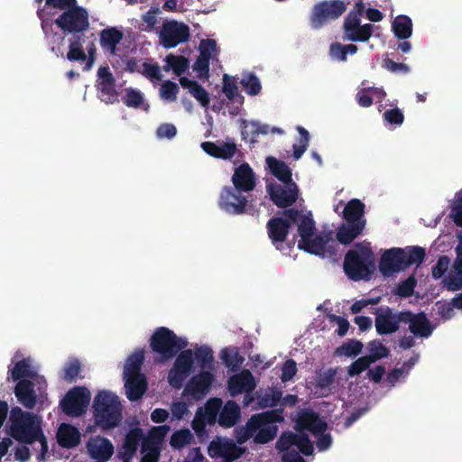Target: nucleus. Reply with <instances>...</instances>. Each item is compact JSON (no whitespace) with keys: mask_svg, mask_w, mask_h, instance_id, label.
<instances>
[{"mask_svg":"<svg viewBox=\"0 0 462 462\" xmlns=\"http://www.w3.org/2000/svg\"><path fill=\"white\" fill-rule=\"evenodd\" d=\"M195 365L200 368V372L189 379L183 395L199 400L209 392L215 380L214 356L209 346L195 345L193 348L180 352L169 371L168 382L173 388L180 389Z\"/></svg>","mask_w":462,"mask_h":462,"instance_id":"1","label":"nucleus"},{"mask_svg":"<svg viewBox=\"0 0 462 462\" xmlns=\"http://www.w3.org/2000/svg\"><path fill=\"white\" fill-rule=\"evenodd\" d=\"M291 223L298 226L300 237L298 247L306 252L320 256H330L335 254L336 242L331 233H318L310 213L288 210L283 217H274L267 224L269 236L278 250H282L289 227Z\"/></svg>","mask_w":462,"mask_h":462,"instance_id":"2","label":"nucleus"},{"mask_svg":"<svg viewBox=\"0 0 462 462\" xmlns=\"http://www.w3.org/2000/svg\"><path fill=\"white\" fill-rule=\"evenodd\" d=\"M42 28L49 39L51 51L57 57H64V50L55 45V41L62 42L63 37L51 33V23L64 33L72 35L84 32L89 27L88 14L77 5L76 0H46L43 8L38 11Z\"/></svg>","mask_w":462,"mask_h":462,"instance_id":"3","label":"nucleus"},{"mask_svg":"<svg viewBox=\"0 0 462 462\" xmlns=\"http://www.w3.org/2000/svg\"><path fill=\"white\" fill-rule=\"evenodd\" d=\"M297 428L299 433H283L276 442L277 449L282 453L283 462H305L299 452L306 456L312 454L313 444L305 435V430L317 438L319 450L324 451L331 446V437L325 433L327 423L315 412L302 411L298 417Z\"/></svg>","mask_w":462,"mask_h":462,"instance_id":"4","label":"nucleus"},{"mask_svg":"<svg viewBox=\"0 0 462 462\" xmlns=\"http://www.w3.org/2000/svg\"><path fill=\"white\" fill-rule=\"evenodd\" d=\"M7 426L9 434L16 440L24 443L38 441L40 454L37 459H45L48 445L42 430V420L37 415L23 411L20 407H14L10 411Z\"/></svg>","mask_w":462,"mask_h":462,"instance_id":"5","label":"nucleus"},{"mask_svg":"<svg viewBox=\"0 0 462 462\" xmlns=\"http://www.w3.org/2000/svg\"><path fill=\"white\" fill-rule=\"evenodd\" d=\"M375 315V328L379 334L395 332L402 322L408 324L409 330L416 337H429L433 331V327L423 313H394L389 308L381 307Z\"/></svg>","mask_w":462,"mask_h":462,"instance_id":"6","label":"nucleus"},{"mask_svg":"<svg viewBox=\"0 0 462 462\" xmlns=\"http://www.w3.org/2000/svg\"><path fill=\"white\" fill-rule=\"evenodd\" d=\"M283 420L276 411H264L253 415L245 426L236 429V437L239 444L253 439L257 444H265L273 440L278 432L277 422Z\"/></svg>","mask_w":462,"mask_h":462,"instance_id":"7","label":"nucleus"},{"mask_svg":"<svg viewBox=\"0 0 462 462\" xmlns=\"http://www.w3.org/2000/svg\"><path fill=\"white\" fill-rule=\"evenodd\" d=\"M424 255V250L420 247L392 248L383 254L379 264L380 272L384 276H390L411 264L421 263Z\"/></svg>","mask_w":462,"mask_h":462,"instance_id":"8","label":"nucleus"},{"mask_svg":"<svg viewBox=\"0 0 462 462\" xmlns=\"http://www.w3.org/2000/svg\"><path fill=\"white\" fill-rule=\"evenodd\" d=\"M374 267L373 252L366 245H358L349 251L344 261L346 275L354 280H368Z\"/></svg>","mask_w":462,"mask_h":462,"instance_id":"9","label":"nucleus"},{"mask_svg":"<svg viewBox=\"0 0 462 462\" xmlns=\"http://www.w3.org/2000/svg\"><path fill=\"white\" fill-rule=\"evenodd\" d=\"M96 423L104 430L118 425L121 420V403L111 392H100L94 400Z\"/></svg>","mask_w":462,"mask_h":462,"instance_id":"10","label":"nucleus"},{"mask_svg":"<svg viewBox=\"0 0 462 462\" xmlns=\"http://www.w3.org/2000/svg\"><path fill=\"white\" fill-rule=\"evenodd\" d=\"M143 361V351L138 350L131 355L124 368L125 393L130 401H137L146 391L147 383L141 374V365Z\"/></svg>","mask_w":462,"mask_h":462,"instance_id":"11","label":"nucleus"},{"mask_svg":"<svg viewBox=\"0 0 462 462\" xmlns=\"http://www.w3.org/2000/svg\"><path fill=\"white\" fill-rule=\"evenodd\" d=\"M96 38L93 34L78 33L69 39L66 58L70 61H85V69H90L96 61Z\"/></svg>","mask_w":462,"mask_h":462,"instance_id":"12","label":"nucleus"},{"mask_svg":"<svg viewBox=\"0 0 462 462\" xmlns=\"http://www.w3.org/2000/svg\"><path fill=\"white\" fill-rule=\"evenodd\" d=\"M188 346L186 338L177 337L166 328H158L151 338L152 350L160 354L162 359L167 360Z\"/></svg>","mask_w":462,"mask_h":462,"instance_id":"13","label":"nucleus"},{"mask_svg":"<svg viewBox=\"0 0 462 462\" xmlns=\"http://www.w3.org/2000/svg\"><path fill=\"white\" fill-rule=\"evenodd\" d=\"M159 38L164 48H174L189 40V28L182 22L167 20L160 30Z\"/></svg>","mask_w":462,"mask_h":462,"instance_id":"14","label":"nucleus"},{"mask_svg":"<svg viewBox=\"0 0 462 462\" xmlns=\"http://www.w3.org/2000/svg\"><path fill=\"white\" fill-rule=\"evenodd\" d=\"M245 450L233 439L223 437L213 439L208 448V456L214 459H220L221 462H234L242 457Z\"/></svg>","mask_w":462,"mask_h":462,"instance_id":"15","label":"nucleus"},{"mask_svg":"<svg viewBox=\"0 0 462 462\" xmlns=\"http://www.w3.org/2000/svg\"><path fill=\"white\" fill-rule=\"evenodd\" d=\"M170 429V426L162 425L153 427L149 431L142 444L141 453L143 457L141 462H158L163 439Z\"/></svg>","mask_w":462,"mask_h":462,"instance_id":"16","label":"nucleus"},{"mask_svg":"<svg viewBox=\"0 0 462 462\" xmlns=\"http://www.w3.org/2000/svg\"><path fill=\"white\" fill-rule=\"evenodd\" d=\"M346 11V5L339 0L324 1L313 7L311 26L319 29L327 22L338 18Z\"/></svg>","mask_w":462,"mask_h":462,"instance_id":"17","label":"nucleus"},{"mask_svg":"<svg viewBox=\"0 0 462 462\" xmlns=\"http://www.w3.org/2000/svg\"><path fill=\"white\" fill-rule=\"evenodd\" d=\"M91 398L90 392L85 387H74L62 399L60 405L65 413L79 416L87 409Z\"/></svg>","mask_w":462,"mask_h":462,"instance_id":"18","label":"nucleus"},{"mask_svg":"<svg viewBox=\"0 0 462 462\" xmlns=\"http://www.w3.org/2000/svg\"><path fill=\"white\" fill-rule=\"evenodd\" d=\"M222 401L218 398L209 399L204 407L199 408L192 420V429L200 434L203 432L207 424L213 425L219 416Z\"/></svg>","mask_w":462,"mask_h":462,"instance_id":"19","label":"nucleus"},{"mask_svg":"<svg viewBox=\"0 0 462 462\" xmlns=\"http://www.w3.org/2000/svg\"><path fill=\"white\" fill-rule=\"evenodd\" d=\"M19 355L16 354L13 358L14 366L9 369L10 377L14 382L22 380H34L37 383H43L44 378L38 374L37 365L31 357L19 360Z\"/></svg>","mask_w":462,"mask_h":462,"instance_id":"20","label":"nucleus"},{"mask_svg":"<svg viewBox=\"0 0 462 462\" xmlns=\"http://www.w3.org/2000/svg\"><path fill=\"white\" fill-rule=\"evenodd\" d=\"M343 27L345 39L350 42H366L374 31L372 24H361V18L356 14H348Z\"/></svg>","mask_w":462,"mask_h":462,"instance_id":"21","label":"nucleus"},{"mask_svg":"<svg viewBox=\"0 0 462 462\" xmlns=\"http://www.w3.org/2000/svg\"><path fill=\"white\" fill-rule=\"evenodd\" d=\"M268 192L273 203L279 208H285L292 205L298 198V187L291 181L278 183H270Z\"/></svg>","mask_w":462,"mask_h":462,"instance_id":"22","label":"nucleus"},{"mask_svg":"<svg viewBox=\"0 0 462 462\" xmlns=\"http://www.w3.org/2000/svg\"><path fill=\"white\" fill-rule=\"evenodd\" d=\"M234 187H225L219 197L218 205L226 213L238 215L244 212L247 199Z\"/></svg>","mask_w":462,"mask_h":462,"instance_id":"23","label":"nucleus"},{"mask_svg":"<svg viewBox=\"0 0 462 462\" xmlns=\"http://www.w3.org/2000/svg\"><path fill=\"white\" fill-rule=\"evenodd\" d=\"M199 56L193 65V70L199 78H208L209 71V62L217 56V43L214 40L206 39L200 41Z\"/></svg>","mask_w":462,"mask_h":462,"instance_id":"24","label":"nucleus"},{"mask_svg":"<svg viewBox=\"0 0 462 462\" xmlns=\"http://www.w3.org/2000/svg\"><path fill=\"white\" fill-rule=\"evenodd\" d=\"M46 386V382L43 383H37L34 380H22L17 382L14 393L21 404L25 408L32 409L36 403V389L39 392L42 391Z\"/></svg>","mask_w":462,"mask_h":462,"instance_id":"25","label":"nucleus"},{"mask_svg":"<svg viewBox=\"0 0 462 462\" xmlns=\"http://www.w3.org/2000/svg\"><path fill=\"white\" fill-rule=\"evenodd\" d=\"M256 383L249 370H243L228 380V391L232 396L243 393H249L254 390Z\"/></svg>","mask_w":462,"mask_h":462,"instance_id":"26","label":"nucleus"},{"mask_svg":"<svg viewBox=\"0 0 462 462\" xmlns=\"http://www.w3.org/2000/svg\"><path fill=\"white\" fill-rule=\"evenodd\" d=\"M87 450L91 458L106 462L114 453V446L107 439L97 436L88 440Z\"/></svg>","mask_w":462,"mask_h":462,"instance_id":"27","label":"nucleus"},{"mask_svg":"<svg viewBox=\"0 0 462 462\" xmlns=\"http://www.w3.org/2000/svg\"><path fill=\"white\" fill-rule=\"evenodd\" d=\"M203 151L210 156L229 160L237 152L236 144L232 142L218 141L217 143L204 142L201 143Z\"/></svg>","mask_w":462,"mask_h":462,"instance_id":"28","label":"nucleus"},{"mask_svg":"<svg viewBox=\"0 0 462 462\" xmlns=\"http://www.w3.org/2000/svg\"><path fill=\"white\" fill-rule=\"evenodd\" d=\"M232 182L238 190L251 191L255 187V177L252 168L247 163H243L236 168L232 176Z\"/></svg>","mask_w":462,"mask_h":462,"instance_id":"29","label":"nucleus"},{"mask_svg":"<svg viewBox=\"0 0 462 462\" xmlns=\"http://www.w3.org/2000/svg\"><path fill=\"white\" fill-rule=\"evenodd\" d=\"M241 134L245 140H249L250 142H254L255 138L261 134H267L269 133H277L283 134V131L278 127L271 128L268 125L261 124L257 121H246V120H239Z\"/></svg>","mask_w":462,"mask_h":462,"instance_id":"30","label":"nucleus"},{"mask_svg":"<svg viewBox=\"0 0 462 462\" xmlns=\"http://www.w3.org/2000/svg\"><path fill=\"white\" fill-rule=\"evenodd\" d=\"M100 46L105 53L116 54V46L123 39V32L116 27L102 30L99 34Z\"/></svg>","mask_w":462,"mask_h":462,"instance_id":"31","label":"nucleus"},{"mask_svg":"<svg viewBox=\"0 0 462 462\" xmlns=\"http://www.w3.org/2000/svg\"><path fill=\"white\" fill-rule=\"evenodd\" d=\"M241 416L239 405L234 401H228L221 407L217 422L225 428H231L236 424Z\"/></svg>","mask_w":462,"mask_h":462,"instance_id":"32","label":"nucleus"},{"mask_svg":"<svg viewBox=\"0 0 462 462\" xmlns=\"http://www.w3.org/2000/svg\"><path fill=\"white\" fill-rule=\"evenodd\" d=\"M57 439L60 446L73 448L79 443L80 433L75 427L64 423L58 430Z\"/></svg>","mask_w":462,"mask_h":462,"instance_id":"33","label":"nucleus"},{"mask_svg":"<svg viewBox=\"0 0 462 462\" xmlns=\"http://www.w3.org/2000/svg\"><path fill=\"white\" fill-rule=\"evenodd\" d=\"M364 213V204L358 199L350 200L344 208V217L347 224L365 225L361 221Z\"/></svg>","mask_w":462,"mask_h":462,"instance_id":"34","label":"nucleus"},{"mask_svg":"<svg viewBox=\"0 0 462 462\" xmlns=\"http://www.w3.org/2000/svg\"><path fill=\"white\" fill-rule=\"evenodd\" d=\"M180 85L189 90V92L200 103L201 106H207L209 103V97L208 92L196 81L189 79L188 78H180Z\"/></svg>","mask_w":462,"mask_h":462,"instance_id":"35","label":"nucleus"},{"mask_svg":"<svg viewBox=\"0 0 462 462\" xmlns=\"http://www.w3.org/2000/svg\"><path fill=\"white\" fill-rule=\"evenodd\" d=\"M392 28L394 35L399 39H408L412 34V22L407 15H398L394 18Z\"/></svg>","mask_w":462,"mask_h":462,"instance_id":"36","label":"nucleus"},{"mask_svg":"<svg viewBox=\"0 0 462 462\" xmlns=\"http://www.w3.org/2000/svg\"><path fill=\"white\" fill-rule=\"evenodd\" d=\"M143 437L142 430L140 429L132 430L125 437L123 450L119 454L123 457L131 458L135 453L139 441Z\"/></svg>","mask_w":462,"mask_h":462,"instance_id":"37","label":"nucleus"},{"mask_svg":"<svg viewBox=\"0 0 462 462\" xmlns=\"http://www.w3.org/2000/svg\"><path fill=\"white\" fill-rule=\"evenodd\" d=\"M124 104L129 107L142 108L148 111L149 105L145 102L143 94L135 88H126L124 97H122Z\"/></svg>","mask_w":462,"mask_h":462,"instance_id":"38","label":"nucleus"},{"mask_svg":"<svg viewBox=\"0 0 462 462\" xmlns=\"http://www.w3.org/2000/svg\"><path fill=\"white\" fill-rule=\"evenodd\" d=\"M282 392L278 389L269 388L256 393L258 407L261 409L273 407L282 398Z\"/></svg>","mask_w":462,"mask_h":462,"instance_id":"39","label":"nucleus"},{"mask_svg":"<svg viewBox=\"0 0 462 462\" xmlns=\"http://www.w3.org/2000/svg\"><path fill=\"white\" fill-rule=\"evenodd\" d=\"M266 163L272 173L281 181L286 182L291 180V172L284 162L269 156L266 158Z\"/></svg>","mask_w":462,"mask_h":462,"instance_id":"40","label":"nucleus"},{"mask_svg":"<svg viewBox=\"0 0 462 462\" xmlns=\"http://www.w3.org/2000/svg\"><path fill=\"white\" fill-rule=\"evenodd\" d=\"M363 225L346 224L342 225L337 231V238L341 244H350L362 231Z\"/></svg>","mask_w":462,"mask_h":462,"instance_id":"41","label":"nucleus"},{"mask_svg":"<svg viewBox=\"0 0 462 462\" xmlns=\"http://www.w3.org/2000/svg\"><path fill=\"white\" fill-rule=\"evenodd\" d=\"M335 372L328 370L319 376L317 384L314 389V393L318 396L328 395L331 391V384L333 383Z\"/></svg>","mask_w":462,"mask_h":462,"instance_id":"42","label":"nucleus"},{"mask_svg":"<svg viewBox=\"0 0 462 462\" xmlns=\"http://www.w3.org/2000/svg\"><path fill=\"white\" fill-rule=\"evenodd\" d=\"M357 47L354 44L342 45L338 42L332 43L329 48V55L332 60L338 61H346V55L355 54Z\"/></svg>","mask_w":462,"mask_h":462,"instance_id":"43","label":"nucleus"},{"mask_svg":"<svg viewBox=\"0 0 462 462\" xmlns=\"http://www.w3.org/2000/svg\"><path fill=\"white\" fill-rule=\"evenodd\" d=\"M442 283L450 291L460 290L462 288V273L456 270L453 264L452 268L444 275Z\"/></svg>","mask_w":462,"mask_h":462,"instance_id":"44","label":"nucleus"},{"mask_svg":"<svg viewBox=\"0 0 462 462\" xmlns=\"http://www.w3.org/2000/svg\"><path fill=\"white\" fill-rule=\"evenodd\" d=\"M189 66L187 59L181 56L168 55L165 58V65L163 69L165 71L173 70L176 75H180L185 71Z\"/></svg>","mask_w":462,"mask_h":462,"instance_id":"45","label":"nucleus"},{"mask_svg":"<svg viewBox=\"0 0 462 462\" xmlns=\"http://www.w3.org/2000/svg\"><path fill=\"white\" fill-rule=\"evenodd\" d=\"M367 350L368 354L365 356L369 357L371 364L389 355L388 348L377 340L371 341L367 346Z\"/></svg>","mask_w":462,"mask_h":462,"instance_id":"46","label":"nucleus"},{"mask_svg":"<svg viewBox=\"0 0 462 462\" xmlns=\"http://www.w3.org/2000/svg\"><path fill=\"white\" fill-rule=\"evenodd\" d=\"M193 434L189 430H180L175 431L171 437V445L174 448H182L191 442Z\"/></svg>","mask_w":462,"mask_h":462,"instance_id":"47","label":"nucleus"},{"mask_svg":"<svg viewBox=\"0 0 462 462\" xmlns=\"http://www.w3.org/2000/svg\"><path fill=\"white\" fill-rule=\"evenodd\" d=\"M297 130L300 135V138L296 143L293 144V156L296 160H299L309 146L310 134L309 132L302 126H298Z\"/></svg>","mask_w":462,"mask_h":462,"instance_id":"48","label":"nucleus"},{"mask_svg":"<svg viewBox=\"0 0 462 462\" xmlns=\"http://www.w3.org/2000/svg\"><path fill=\"white\" fill-rule=\"evenodd\" d=\"M363 344L357 340H349L339 346L336 353L338 356H344L347 357L356 356L361 353Z\"/></svg>","mask_w":462,"mask_h":462,"instance_id":"49","label":"nucleus"},{"mask_svg":"<svg viewBox=\"0 0 462 462\" xmlns=\"http://www.w3.org/2000/svg\"><path fill=\"white\" fill-rule=\"evenodd\" d=\"M241 84L245 91L251 96L257 95L262 88L261 82L258 78L251 73L243 76Z\"/></svg>","mask_w":462,"mask_h":462,"instance_id":"50","label":"nucleus"},{"mask_svg":"<svg viewBox=\"0 0 462 462\" xmlns=\"http://www.w3.org/2000/svg\"><path fill=\"white\" fill-rule=\"evenodd\" d=\"M223 92L228 99L241 102L242 97L238 94L235 80L226 74H225L223 78Z\"/></svg>","mask_w":462,"mask_h":462,"instance_id":"51","label":"nucleus"},{"mask_svg":"<svg viewBox=\"0 0 462 462\" xmlns=\"http://www.w3.org/2000/svg\"><path fill=\"white\" fill-rule=\"evenodd\" d=\"M97 89L98 97L103 102L106 104H113L117 101V94L114 84L97 85Z\"/></svg>","mask_w":462,"mask_h":462,"instance_id":"52","label":"nucleus"},{"mask_svg":"<svg viewBox=\"0 0 462 462\" xmlns=\"http://www.w3.org/2000/svg\"><path fill=\"white\" fill-rule=\"evenodd\" d=\"M452 306L462 310V293L455 297L451 303H441L439 305V313L446 319L452 316Z\"/></svg>","mask_w":462,"mask_h":462,"instance_id":"53","label":"nucleus"},{"mask_svg":"<svg viewBox=\"0 0 462 462\" xmlns=\"http://www.w3.org/2000/svg\"><path fill=\"white\" fill-rule=\"evenodd\" d=\"M179 87L176 83L165 81L160 89L161 97L166 101H174L177 97Z\"/></svg>","mask_w":462,"mask_h":462,"instance_id":"54","label":"nucleus"},{"mask_svg":"<svg viewBox=\"0 0 462 462\" xmlns=\"http://www.w3.org/2000/svg\"><path fill=\"white\" fill-rule=\"evenodd\" d=\"M79 372H80V364H79V360L69 359L64 366L63 378L66 381L72 382L79 376Z\"/></svg>","mask_w":462,"mask_h":462,"instance_id":"55","label":"nucleus"},{"mask_svg":"<svg viewBox=\"0 0 462 462\" xmlns=\"http://www.w3.org/2000/svg\"><path fill=\"white\" fill-rule=\"evenodd\" d=\"M450 217L457 226H462V192L457 193L455 197Z\"/></svg>","mask_w":462,"mask_h":462,"instance_id":"56","label":"nucleus"},{"mask_svg":"<svg viewBox=\"0 0 462 462\" xmlns=\"http://www.w3.org/2000/svg\"><path fill=\"white\" fill-rule=\"evenodd\" d=\"M371 365L369 357H365V356L358 358L348 367V374L350 376L358 375L362 372L367 369V367Z\"/></svg>","mask_w":462,"mask_h":462,"instance_id":"57","label":"nucleus"},{"mask_svg":"<svg viewBox=\"0 0 462 462\" xmlns=\"http://www.w3.org/2000/svg\"><path fill=\"white\" fill-rule=\"evenodd\" d=\"M177 134V128L173 124L164 123L159 125L156 130V136L159 139H172Z\"/></svg>","mask_w":462,"mask_h":462,"instance_id":"58","label":"nucleus"},{"mask_svg":"<svg viewBox=\"0 0 462 462\" xmlns=\"http://www.w3.org/2000/svg\"><path fill=\"white\" fill-rule=\"evenodd\" d=\"M450 261L448 256H441L439 258L436 265L432 268V276L434 279L444 277L448 269Z\"/></svg>","mask_w":462,"mask_h":462,"instance_id":"59","label":"nucleus"},{"mask_svg":"<svg viewBox=\"0 0 462 462\" xmlns=\"http://www.w3.org/2000/svg\"><path fill=\"white\" fill-rule=\"evenodd\" d=\"M415 284V279L413 277H409L398 285L396 293L402 297H409L413 293Z\"/></svg>","mask_w":462,"mask_h":462,"instance_id":"60","label":"nucleus"},{"mask_svg":"<svg viewBox=\"0 0 462 462\" xmlns=\"http://www.w3.org/2000/svg\"><path fill=\"white\" fill-rule=\"evenodd\" d=\"M172 420H181L189 412L188 404L185 402H173L171 405Z\"/></svg>","mask_w":462,"mask_h":462,"instance_id":"61","label":"nucleus"},{"mask_svg":"<svg viewBox=\"0 0 462 462\" xmlns=\"http://www.w3.org/2000/svg\"><path fill=\"white\" fill-rule=\"evenodd\" d=\"M160 67L156 64L143 63L141 72L152 80H161Z\"/></svg>","mask_w":462,"mask_h":462,"instance_id":"62","label":"nucleus"},{"mask_svg":"<svg viewBox=\"0 0 462 462\" xmlns=\"http://www.w3.org/2000/svg\"><path fill=\"white\" fill-rule=\"evenodd\" d=\"M383 118L390 124L401 125L403 123L404 116L399 108H393L383 113Z\"/></svg>","mask_w":462,"mask_h":462,"instance_id":"63","label":"nucleus"},{"mask_svg":"<svg viewBox=\"0 0 462 462\" xmlns=\"http://www.w3.org/2000/svg\"><path fill=\"white\" fill-rule=\"evenodd\" d=\"M356 100L363 107H368L372 105V88H363L356 94Z\"/></svg>","mask_w":462,"mask_h":462,"instance_id":"64","label":"nucleus"}]
</instances>
